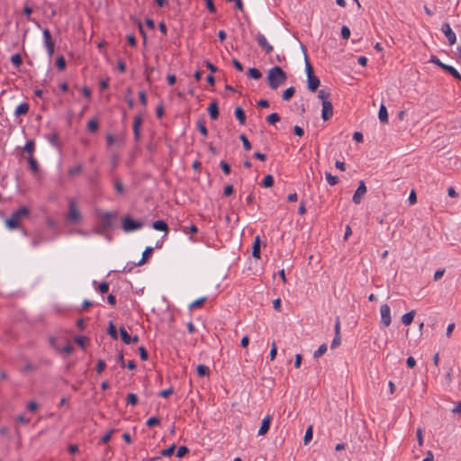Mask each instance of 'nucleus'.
I'll list each match as a JSON object with an SVG mask.
<instances>
[{
	"label": "nucleus",
	"mask_w": 461,
	"mask_h": 461,
	"mask_svg": "<svg viewBox=\"0 0 461 461\" xmlns=\"http://www.w3.org/2000/svg\"><path fill=\"white\" fill-rule=\"evenodd\" d=\"M286 79L287 75L281 67L276 66L268 70L267 81L271 89H277Z\"/></svg>",
	"instance_id": "nucleus-1"
},
{
	"label": "nucleus",
	"mask_w": 461,
	"mask_h": 461,
	"mask_svg": "<svg viewBox=\"0 0 461 461\" xmlns=\"http://www.w3.org/2000/svg\"><path fill=\"white\" fill-rule=\"evenodd\" d=\"M116 216L115 212H104L101 213L98 219V225L95 230V232L97 234H104L111 230L113 226V221Z\"/></svg>",
	"instance_id": "nucleus-2"
},
{
	"label": "nucleus",
	"mask_w": 461,
	"mask_h": 461,
	"mask_svg": "<svg viewBox=\"0 0 461 461\" xmlns=\"http://www.w3.org/2000/svg\"><path fill=\"white\" fill-rule=\"evenodd\" d=\"M29 215V208L26 206H22L11 214V216L5 221V224L8 229L15 230L20 226V221L23 218L28 217Z\"/></svg>",
	"instance_id": "nucleus-3"
},
{
	"label": "nucleus",
	"mask_w": 461,
	"mask_h": 461,
	"mask_svg": "<svg viewBox=\"0 0 461 461\" xmlns=\"http://www.w3.org/2000/svg\"><path fill=\"white\" fill-rule=\"evenodd\" d=\"M67 219L71 223H77L82 220L81 213L77 206V203L74 199H70L68 202V212Z\"/></svg>",
	"instance_id": "nucleus-4"
},
{
	"label": "nucleus",
	"mask_w": 461,
	"mask_h": 461,
	"mask_svg": "<svg viewBox=\"0 0 461 461\" xmlns=\"http://www.w3.org/2000/svg\"><path fill=\"white\" fill-rule=\"evenodd\" d=\"M143 223L140 221L134 220L130 216H125L122 219V229L126 232H131L141 229Z\"/></svg>",
	"instance_id": "nucleus-5"
},
{
	"label": "nucleus",
	"mask_w": 461,
	"mask_h": 461,
	"mask_svg": "<svg viewBox=\"0 0 461 461\" xmlns=\"http://www.w3.org/2000/svg\"><path fill=\"white\" fill-rule=\"evenodd\" d=\"M42 34L48 55L51 57L55 51V42L49 29H44Z\"/></svg>",
	"instance_id": "nucleus-6"
},
{
	"label": "nucleus",
	"mask_w": 461,
	"mask_h": 461,
	"mask_svg": "<svg viewBox=\"0 0 461 461\" xmlns=\"http://www.w3.org/2000/svg\"><path fill=\"white\" fill-rule=\"evenodd\" d=\"M256 41L261 50H264L267 54H269L273 51V46L267 41L264 34L258 32L256 35Z\"/></svg>",
	"instance_id": "nucleus-7"
},
{
	"label": "nucleus",
	"mask_w": 461,
	"mask_h": 461,
	"mask_svg": "<svg viewBox=\"0 0 461 461\" xmlns=\"http://www.w3.org/2000/svg\"><path fill=\"white\" fill-rule=\"evenodd\" d=\"M381 322L384 327H388L391 324V310L388 304H383L380 308Z\"/></svg>",
	"instance_id": "nucleus-8"
},
{
	"label": "nucleus",
	"mask_w": 461,
	"mask_h": 461,
	"mask_svg": "<svg viewBox=\"0 0 461 461\" xmlns=\"http://www.w3.org/2000/svg\"><path fill=\"white\" fill-rule=\"evenodd\" d=\"M366 193V186L365 185V182L361 180L359 182V185L352 197V201L355 204H359L362 200V196Z\"/></svg>",
	"instance_id": "nucleus-9"
},
{
	"label": "nucleus",
	"mask_w": 461,
	"mask_h": 461,
	"mask_svg": "<svg viewBox=\"0 0 461 461\" xmlns=\"http://www.w3.org/2000/svg\"><path fill=\"white\" fill-rule=\"evenodd\" d=\"M333 116V105L330 101L322 102L321 118L324 122L329 121Z\"/></svg>",
	"instance_id": "nucleus-10"
},
{
	"label": "nucleus",
	"mask_w": 461,
	"mask_h": 461,
	"mask_svg": "<svg viewBox=\"0 0 461 461\" xmlns=\"http://www.w3.org/2000/svg\"><path fill=\"white\" fill-rule=\"evenodd\" d=\"M441 31L445 34L447 39V41L450 45L455 44L456 41V37L455 32L452 31L450 24L448 23H444L441 26Z\"/></svg>",
	"instance_id": "nucleus-11"
},
{
	"label": "nucleus",
	"mask_w": 461,
	"mask_h": 461,
	"mask_svg": "<svg viewBox=\"0 0 461 461\" xmlns=\"http://www.w3.org/2000/svg\"><path fill=\"white\" fill-rule=\"evenodd\" d=\"M271 421H272V415H267L263 419V420L261 422V426L258 432V436H264L267 433V431L270 429Z\"/></svg>",
	"instance_id": "nucleus-12"
},
{
	"label": "nucleus",
	"mask_w": 461,
	"mask_h": 461,
	"mask_svg": "<svg viewBox=\"0 0 461 461\" xmlns=\"http://www.w3.org/2000/svg\"><path fill=\"white\" fill-rule=\"evenodd\" d=\"M208 110V113L210 115V118L212 120H217L219 118V114H220V112H219V106H218V102L216 99H214L208 106L207 108Z\"/></svg>",
	"instance_id": "nucleus-13"
},
{
	"label": "nucleus",
	"mask_w": 461,
	"mask_h": 461,
	"mask_svg": "<svg viewBox=\"0 0 461 461\" xmlns=\"http://www.w3.org/2000/svg\"><path fill=\"white\" fill-rule=\"evenodd\" d=\"M320 85L321 81L315 75L307 77V87L311 92H315Z\"/></svg>",
	"instance_id": "nucleus-14"
},
{
	"label": "nucleus",
	"mask_w": 461,
	"mask_h": 461,
	"mask_svg": "<svg viewBox=\"0 0 461 461\" xmlns=\"http://www.w3.org/2000/svg\"><path fill=\"white\" fill-rule=\"evenodd\" d=\"M301 49L303 50V56H304V60H305V71H306V74H307V77H310V76H313L314 75V71H313V68L307 57V52H306V48L303 46V45H301Z\"/></svg>",
	"instance_id": "nucleus-15"
},
{
	"label": "nucleus",
	"mask_w": 461,
	"mask_h": 461,
	"mask_svg": "<svg viewBox=\"0 0 461 461\" xmlns=\"http://www.w3.org/2000/svg\"><path fill=\"white\" fill-rule=\"evenodd\" d=\"M152 227L156 230L164 231L165 235H167L168 232L167 223L163 220H157V221H153Z\"/></svg>",
	"instance_id": "nucleus-16"
},
{
	"label": "nucleus",
	"mask_w": 461,
	"mask_h": 461,
	"mask_svg": "<svg viewBox=\"0 0 461 461\" xmlns=\"http://www.w3.org/2000/svg\"><path fill=\"white\" fill-rule=\"evenodd\" d=\"M260 247H261L260 237L257 236L254 240L253 246H252V257L253 258H260Z\"/></svg>",
	"instance_id": "nucleus-17"
},
{
	"label": "nucleus",
	"mask_w": 461,
	"mask_h": 461,
	"mask_svg": "<svg viewBox=\"0 0 461 461\" xmlns=\"http://www.w3.org/2000/svg\"><path fill=\"white\" fill-rule=\"evenodd\" d=\"M27 162L29 169L33 173L37 174L40 171V166L37 159L33 156H28Z\"/></svg>",
	"instance_id": "nucleus-18"
},
{
	"label": "nucleus",
	"mask_w": 461,
	"mask_h": 461,
	"mask_svg": "<svg viewBox=\"0 0 461 461\" xmlns=\"http://www.w3.org/2000/svg\"><path fill=\"white\" fill-rule=\"evenodd\" d=\"M29 109H30V105L29 104L27 103H22L20 104L16 109H15V112H14V114L15 116L19 117V116H22V115H25L28 112H29Z\"/></svg>",
	"instance_id": "nucleus-19"
},
{
	"label": "nucleus",
	"mask_w": 461,
	"mask_h": 461,
	"mask_svg": "<svg viewBox=\"0 0 461 461\" xmlns=\"http://www.w3.org/2000/svg\"><path fill=\"white\" fill-rule=\"evenodd\" d=\"M234 115H235L236 119L239 121L240 124H241V125L245 124L246 114H245L244 110L241 107L238 106L235 108Z\"/></svg>",
	"instance_id": "nucleus-20"
},
{
	"label": "nucleus",
	"mask_w": 461,
	"mask_h": 461,
	"mask_svg": "<svg viewBox=\"0 0 461 461\" xmlns=\"http://www.w3.org/2000/svg\"><path fill=\"white\" fill-rule=\"evenodd\" d=\"M378 118L381 122L387 123L388 122V113L384 104H381L378 112Z\"/></svg>",
	"instance_id": "nucleus-21"
},
{
	"label": "nucleus",
	"mask_w": 461,
	"mask_h": 461,
	"mask_svg": "<svg viewBox=\"0 0 461 461\" xmlns=\"http://www.w3.org/2000/svg\"><path fill=\"white\" fill-rule=\"evenodd\" d=\"M152 253H153V248L147 247L142 253L141 259L137 263V265L140 266V265L144 264L150 258Z\"/></svg>",
	"instance_id": "nucleus-22"
},
{
	"label": "nucleus",
	"mask_w": 461,
	"mask_h": 461,
	"mask_svg": "<svg viewBox=\"0 0 461 461\" xmlns=\"http://www.w3.org/2000/svg\"><path fill=\"white\" fill-rule=\"evenodd\" d=\"M415 313L416 312L414 310H411V312L403 314L402 317V323L406 326L410 325L414 319Z\"/></svg>",
	"instance_id": "nucleus-23"
},
{
	"label": "nucleus",
	"mask_w": 461,
	"mask_h": 461,
	"mask_svg": "<svg viewBox=\"0 0 461 461\" xmlns=\"http://www.w3.org/2000/svg\"><path fill=\"white\" fill-rule=\"evenodd\" d=\"M119 332H120V336H121V339L122 341L126 344V345H130L131 344V336L130 334L127 332V330H125L124 327H120L119 329Z\"/></svg>",
	"instance_id": "nucleus-24"
},
{
	"label": "nucleus",
	"mask_w": 461,
	"mask_h": 461,
	"mask_svg": "<svg viewBox=\"0 0 461 461\" xmlns=\"http://www.w3.org/2000/svg\"><path fill=\"white\" fill-rule=\"evenodd\" d=\"M23 151L28 153L29 156H33V152L35 151V142L33 140H29L26 141Z\"/></svg>",
	"instance_id": "nucleus-25"
},
{
	"label": "nucleus",
	"mask_w": 461,
	"mask_h": 461,
	"mask_svg": "<svg viewBox=\"0 0 461 461\" xmlns=\"http://www.w3.org/2000/svg\"><path fill=\"white\" fill-rule=\"evenodd\" d=\"M443 70L446 71L447 73L450 74L456 79L461 80L460 73L455 68H453L452 66L446 65L444 67Z\"/></svg>",
	"instance_id": "nucleus-26"
},
{
	"label": "nucleus",
	"mask_w": 461,
	"mask_h": 461,
	"mask_svg": "<svg viewBox=\"0 0 461 461\" xmlns=\"http://www.w3.org/2000/svg\"><path fill=\"white\" fill-rule=\"evenodd\" d=\"M98 127H99V122L96 118H93L87 122V131L91 133L96 132L98 130Z\"/></svg>",
	"instance_id": "nucleus-27"
},
{
	"label": "nucleus",
	"mask_w": 461,
	"mask_h": 461,
	"mask_svg": "<svg viewBox=\"0 0 461 461\" xmlns=\"http://www.w3.org/2000/svg\"><path fill=\"white\" fill-rule=\"evenodd\" d=\"M196 373L201 377L208 376L210 375V369L205 365H198L196 366Z\"/></svg>",
	"instance_id": "nucleus-28"
},
{
	"label": "nucleus",
	"mask_w": 461,
	"mask_h": 461,
	"mask_svg": "<svg viewBox=\"0 0 461 461\" xmlns=\"http://www.w3.org/2000/svg\"><path fill=\"white\" fill-rule=\"evenodd\" d=\"M48 140L49 142L56 147V148H59L60 146V143H59V134L58 132H53L51 133L50 135L48 136Z\"/></svg>",
	"instance_id": "nucleus-29"
},
{
	"label": "nucleus",
	"mask_w": 461,
	"mask_h": 461,
	"mask_svg": "<svg viewBox=\"0 0 461 461\" xmlns=\"http://www.w3.org/2000/svg\"><path fill=\"white\" fill-rule=\"evenodd\" d=\"M294 93H295V88L294 86H290V87L286 88L282 94L283 100H285V101L290 100L294 96Z\"/></svg>",
	"instance_id": "nucleus-30"
},
{
	"label": "nucleus",
	"mask_w": 461,
	"mask_h": 461,
	"mask_svg": "<svg viewBox=\"0 0 461 461\" xmlns=\"http://www.w3.org/2000/svg\"><path fill=\"white\" fill-rule=\"evenodd\" d=\"M197 129L203 137H207L208 130L205 126V122L203 119L197 121Z\"/></svg>",
	"instance_id": "nucleus-31"
},
{
	"label": "nucleus",
	"mask_w": 461,
	"mask_h": 461,
	"mask_svg": "<svg viewBox=\"0 0 461 461\" xmlns=\"http://www.w3.org/2000/svg\"><path fill=\"white\" fill-rule=\"evenodd\" d=\"M82 170H83L82 165L78 164L77 166H74V167H70L68 170V175L69 176H75L79 175L82 172Z\"/></svg>",
	"instance_id": "nucleus-32"
},
{
	"label": "nucleus",
	"mask_w": 461,
	"mask_h": 461,
	"mask_svg": "<svg viewBox=\"0 0 461 461\" xmlns=\"http://www.w3.org/2000/svg\"><path fill=\"white\" fill-rule=\"evenodd\" d=\"M175 449H176V445L172 444L167 448L161 450L160 455L158 456L170 457L174 454Z\"/></svg>",
	"instance_id": "nucleus-33"
},
{
	"label": "nucleus",
	"mask_w": 461,
	"mask_h": 461,
	"mask_svg": "<svg viewBox=\"0 0 461 461\" xmlns=\"http://www.w3.org/2000/svg\"><path fill=\"white\" fill-rule=\"evenodd\" d=\"M248 76L253 79H259L262 77V73L256 68H249Z\"/></svg>",
	"instance_id": "nucleus-34"
},
{
	"label": "nucleus",
	"mask_w": 461,
	"mask_h": 461,
	"mask_svg": "<svg viewBox=\"0 0 461 461\" xmlns=\"http://www.w3.org/2000/svg\"><path fill=\"white\" fill-rule=\"evenodd\" d=\"M107 333L113 339H118V334H117V330H116V327L115 325L113 324V321H110L109 322V325H108V329H107Z\"/></svg>",
	"instance_id": "nucleus-35"
},
{
	"label": "nucleus",
	"mask_w": 461,
	"mask_h": 461,
	"mask_svg": "<svg viewBox=\"0 0 461 461\" xmlns=\"http://www.w3.org/2000/svg\"><path fill=\"white\" fill-rule=\"evenodd\" d=\"M142 121L143 120H142L141 114H138L134 117L133 125H132L133 131H140V126H141Z\"/></svg>",
	"instance_id": "nucleus-36"
},
{
	"label": "nucleus",
	"mask_w": 461,
	"mask_h": 461,
	"mask_svg": "<svg viewBox=\"0 0 461 461\" xmlns=\"http://www.w3.org/2000/svg\"><path fill=\"white\" fill-rule=\"evenodd\" d=\"M325 177L330 185H335L339 183V177L332 176L330 172L325 173Z\"/></svg>",
	"instance_id": "nucleus-37"
},
{
	"label": "nucleus",
	"mask_w": 461,
	"mask_h": 461,
	"mask_svg": "<svg viewBox=\"0 0 461 461\" xmlns=\"http://www.w3.org/2000/svg\"><path fill=\"white\" fill-rule=\"evenodd\" d=\"M261 185H262L264 187H266V188H267V187H271V186L274 185V177H273V176H271V175H267V176L263 178Z\"/></svg>",
	"instance_id": "nucleus-38"
},
{
	"label": "nucleus",
	"mask_w": 461,
	"mask_h": 461,
	"mask_svg": "<svg viewBox=\"0 0 461 461\" xmlns=\"http://www.w3.org/2000/svg\"><path fill=\"white\" fill-rule=\"evenodd\" d=\"M327 349H328L327 345L321 344L319 347V348L314 351L313 357L318 358V357H321L322 355H324L327 352Z\"/></svg>",
	"instance_id": "nucleus-39"
},
{
	"label": "nucleus",
	"mask_w": 461,
	"mask_h": 461,
	"mask_svg": "<svg viewBox=\"0 0 461 461\" xmlns=\"http://www.w3.org/2000/svg\"><path fill=\"white\" fill-rule=\"evenodd\" d=\"M126 403L131 406L136 405L138 403V396L133 393H129L126 398Z\"/></svg>",
	"instance_id": "nucleus-40"
},
{
	"label": "nucleus",
	"mask_w": 461,
	"mask_h": 461,
	"mask_svg": "<svg viewBox=\"0 0 461 461\" xmlns=\"http://www.w3.org/2000/svg\"><path fill=\"white\" fill-rule=\"evenodd\" d=\"M206 299H207L206 297H201L199 299L194 300L192 303H190L189 309L192 310V309H194V308L201 307L204 303Z\"/></svg>",
	"instance_id": "nucleus-41"
},
{
	"label": "nucleus",
	"mask_w": 461,
	"mask_h": 461,
	"mask_svg": "<svg viewBox=\"0 0 461 461\" xmlns=\"http://www.w3.org/2000/svg\"><path fill=\"white\" fill-rule=\"evenodd\" d=\"M11 62L14 66L19 68L23 63L22 56L19 53L14 54L11 57Z\"/></svg>",
	"instance_id": "nucleus-42"
},
{
	"label": "nucleus",
	"mask_w": 461,
	"mask_h": 461,
	"mask_svg": "<svg viewBox=\"0 0 461 461\" xmlns=\"http://www.w3.org/2000/svg\"><path fill=\"white\" fill-rule=\"evenodd\" d=\"M280 119V115L277 113H273L267 117V122L269 124H276Z\"/></svg>",
	"instance_id": "nucleus-43"
},
{
	"label": "nucleus",
	"mask_w": 461,
	"mask_h": 461,
	"mask_svg": "<svg viewBox=\"0 0 461 461\" xmlns=\"http://www.w3.org/2000/svg\"><path fill=\"white\" fill-rule=\"evenodd\" d=\"M312 439V426L310 425L304 434L303 442L307 445Z\"/></svg>",
	"instance_id": "nucleus-44"
},
{
	"label": "nucleus",
	"mask_w": 461,
	"mask_h": 461,
	"mask_svg": "<svg viewBox=\"0 0 461 461\" xmlns=\"http://www.w3.org/2000/svg\"><path fill=\"white\" fill-rule=\"evenodd\" d=\"M56 66L59 70L62 71L66 68V60L63 56H59L56 59Z\"/></svg>",
	"instance_id": "nucleus-45"
},
{
	"label": "nucleus",
	"mask_w": 461,
	"mask_h": 461,
	"mask_svg": "<svg viewBox=\"0 0 461 461\" xmlns=\"http://www.w3.org/2000/svg\"><path fill=\"white\" fill-rule=\"evenodd\" d=\"M160 423V419L156 417V416H152L150 418H149L146 421V425L149 428L151 427H154V426H157Z\"/></svg>",
	"instance_id": "nucleus-46"
},
{
	"label": "nucleus",
	"mask_w": 461,
	"mask_h": 461,
	"mask_svg": "<svg viewBox=\"0 0 461 461\" xmlns=\"http://www.w3.org/2000/svg\"><path fill=\"white\" fill-rule=\"evenodd\" d=\"M240 140L242 141V145L245 150H250L251 149V144L245 134L240 135Z\"/></svg>",
	"instance_id": "nucleus-47"
},
{
	"label": "nucleus",
	"mask_w": 461,
	"mask_h": 461,
	"mask_svg": "<svg viewBox=\"0 0 461 461\" xmlns=\"http://www.w3.org/2000/svg\"><path fill=\"white\" fill-rule=\"evenodd\" d=\"M189 453V448L185 446H181L178 447L177 451H176V456L178 458H181L183 456H185L186 454Z\"/></svg>",
	"instance_id": "nucleus-48"
},
{
	"label": "nucleus",
	"mask_w": 461,
	"mask_h": 461,
	"mask_svg": "<svg viewBox=\"0 0 461 461\" xmlns=\"http://www.w3.org/2000/svg\"><path fill=\"white\" fill-rule=\"evenodd\" d=\"M138 351H139L140 357L141 360L146 361V360L149 359V353H148L147 349L143 346H140L138 348Z\"/></svg>",
	"instance_id": "nucleus-49"
},
{
	"label": "nucleus",
	"mask_w": 461,
	"mask_h": 461,
	"mask_svg": "<svg viewBox=\"0 0 461 461\" xmlns=\"http://www.w3.org/2000/svg\"><path fill=\"white\" fill-rule=\"evenodd\" d=\"M330 94L324 89H321L318 93V98L321 99L322 102L329 101L328 99L330 98Z\"/></svg>",
	"instance_id": "nucleus-50"
},
{
	"label": "nucleus",
	"mask_w": 461,
	"mask_h": 461,
	"mask_svg": "<svg viewBox=\"0 0 461 461\" xmlns=\"http://www.w3.org/2000/svg\"><path fill=\"white\" fill-rule=\"evenodd\" d=\"M116 431V429H110L102 438H101V443L103 444H107L110 440H111V438L113 436V434Z\"/></svg>",
	"instance_id": "nucleus-51"
},
{
	"label": "nucleus",
	"mask_w": 461,
	"mask_h": 461,
	"mask_svg": "<svg viewBox=\"0 0 461 461\" xmlns=\"http://www.w3.org/2000/svg\"><path fill=\"white\" fill-rule=\"evenodd\" d=\"M97 290L102 294H106L109 291V284L107 282L100 283Z\"/></svg>",
	"instance_id": "nucleus-52"
},
{
	"label": "nucleus",
	"mask_w": 461,
	"mask_h": 461,
	"mask_svg": "<svg viewBox=\"0 0 461 461\" xmlns=\"http://www.w3.org/2000/svg\"><path fill=\"white\" fill-rule=\"evenodd\" d=\"M173 393H174V388L173 387H169L167 389L161 390L158 393V396L163 397V398H167V397L172 395Z\"/></svg>",
	"instance_id": "nucleus-53"
},
{
	"label": "nucleus",
	"mask_w": 461,
	"mask_h": 461,
	"mask_svg": "<svg viewBox=\"0 0 461 461\" xmlns=\"http://www.w3.org/2000/svg\"><path fill=\"white\" fill-rule=\"evenodd\" d=\"M220 167L225 175H229L231 171L230 166L224 160L220 162Z\"/></svg>",
	"instance_id": "nucleus-54"
},
{
	"label": "nucleus",
	"mask_w": 461,
	"mask_h": 461,
	"mask_svg": "<svg viewBox=\"0 0 461 461\" xmlns=\"http://www.w3.org/2000/svg\"><path fill=\"white\" fill-rule=\"evenodd\" d=\"M105 367H106L105 362L103 359H98L97 363H96V367H95L96 372L98 374H101L104 371Z\"/></svg>",
	"instance_id": "nucleus-55"
},
{
	"label": "nucleus",
	"mask_w": 461,
	"mask_h": 461,
	"mask_svg": "<svg viewBox=\"0 0 461 461\" xmlns=\"http://www.w3.org/2000/svg\"><path fill=\"white\" fill-rule=\"evenodd\" d=\"M276 354H277V347H276V342L273 341L272 345H271V350H270V353H269V358H270L271 361H273L276 358Z\"/></svg>",
	"instance_id": "nucleus-56"
},
{
	"label": "nucleus",
	"mask_w": 461,
	"mask_h": 461,
	"mask_svg": "<svg viewBox=\"0 0 461 461\" xmlns=\"http://www.w3.org/2000/svg\"><path fill=\"white\" fill-rule=\"evenodd\" d=\"M341 37L344 40H348L350 37V30L347 25L341 27Z\"/></svg>",
	"instance_id": "nucleus-57"
},
{
	"label": "nucleus",
	"mask_w": 461,
	"mask_h": 461,
	"mask_svg": "<svg viewBox=\"0 0 461 461\" xmlns=\"http://www.w3.org/2000/svg\"><path fill=\"white\" fill-rule=\"evenodd\" d=\"M429 61H430L431 63H433V64L437 65L438 67H439V68H442V69H444V67L447 65V64H445V63L441 62V61L439 60V59H438V58H437V57H436V56H434V55H432V56L430 57V60H429Z\"/></svg>",
	"instance_id": "nucleus-58"
},
{
	"label": "nucleus",
	"mask_w": 461,
	"mask_h": 461,
	"mask_svg": "<svg viewBox=\"0 0 461 461\" xmlns=\"http://www.w3.org/2000/svg\"><path fill=\"white\" fill-rule=\"evenodd\" d=\"M340 343H341V337H340V335L335 334V337L332 339L330 348H336L337 347H339L340 345Z\"/></svg>",
	"instance_id": "nucleus-59"
},
{
	"label": "nucleus",
	"mask_w": 461,
	"mask_h": 461,
	"mask_svg": "<svg viewBox=\"0 0 461 461\" xmlns=\"http://www.w3.org/2000/svg\"><path fill=\"white\" fill-rule=\"evenodd\" d=\"M39 409V405L36 402L31 401L27 404V410L31 412H35Z\"/></svg>",
	"instance_id": "nucleus-60"
},
{
	"label": "nucleus",
	"mask_w": 461,
	"mask_h": 461,
	"mask_svg": "<svg viewBox=\"0 0 461 461\" xmlns=\"http://www.w3.org/2000/svg\"><path fill=\"white\" fill-rule=\"evenodd\" d=\"M114 189L119 194H123L124 193V186H123V185H122L121 180H116L114 182Z\"/></svg>",
	"instance_id": "nucleus-61"
},
{
	"label": "nucleus",
	"mask_w": 461,
	"mask_h": 461,
	"mask_svg": "<svg viewBox=\"0 0 461 461\" xmlns=\"http://www.w3.org/2000/svg\"><path fill=\"white\" fill-rule=\"evenodd\" d=\"M204 1H205L206 7H207L208 11L212 14L216 13V7L213 4V0H204Z\"/></svg>",
	"instance_id": "nucleus-62"
},
{
	"label": "nucleus",
	"mask_w": 461,
	"mask_h": 461,
	"mask_svg": "<svg viewBox=\"0 0 461 461\" xmlns=\"http://www.w3.org/2000/svg\"><path fill=\"white\" fill-rule=\"evenodd\" d=\"M86 338L84 337V336H77L75 338V341L76 343L80 346L81 348H85V343H86Z\"/></svg>",
	"instance_id": "nucleus-63"
},
{
	"label": "nucleus",
	"mask_w": 461,
	"mask_h": 461,
	"mask_svg": "<svg viewBox=\"0 0 461 461\" xmlns=\"http://www.w3.org/2000/svg\"><path fill=\"white\" fill-rule=\"evenodd\" d=\"M231 63L238 71L242 72L244 70L243 65L237 59H233Z\"/></svg>",
	"instance_id": "nucleus-64"
}]
</instances>
